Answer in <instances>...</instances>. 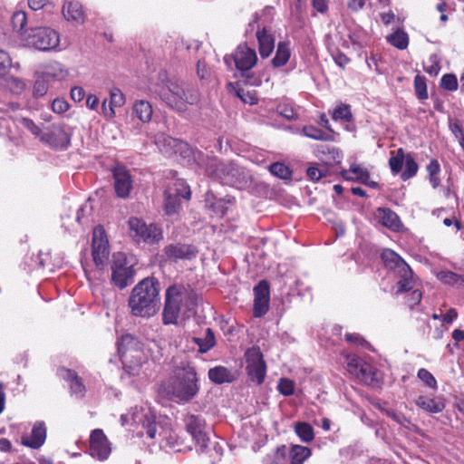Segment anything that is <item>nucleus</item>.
<instances>
[{"label":"nucleus","instance_id":"obj_13","mask_svg":"<svg viewBox=\"0 0 464 464\" xmlns=\"http://www.w3.org/2000/svg\"><path fill=\"white\" fill-rule=\"evenodd\" d=\"M185 421L188 432L192 436L200 450L204 451L208 447L209 442V437L205 430V420L200 416L189 415Z\"/></svg>","mask_w":464,"mask_h":464},{"label":"nucleus","instance_id":"obj_18","mask_svg":"<svg viewBox=\"0 0 464 464\" xmlns=\"http://www.w3.org/2000/svg\"><path fill=\"white\" fill-rule=\"evenodd\" d=\"M156 144L162 153L170 156L171 154L180 153L189 156L190 150L186 142L173 139L171 137L160 135L157 138Z\"/></svg>","mask_w":464,"mask_h":464},{"label":"nucleus","instance_id":"obj_46","mask_svg":"<svg viewBox=\"0 0 464 464\" xmlns=\"http://www.w3.org/2000/svg\"><path fill=\"white\" fill-rule=\"evenodd\" d=\"M270 172L282 179H291L292 172L290 169L284 163L275 162L269 166Z\"/></svg>","mask_w":464,"mask_h":464},{"label":"nucleus","instance_id":"obj_49","mask_svg":"<svg viewBox=\"0 0 464 464\" xmlns=\"http://www.w3.org/2000/svg\"><path fill=\"white\" fill-rule=\"evenodd\" d=\"M12 67L11 56L6 51L0 49V78L5 77Z\"/></svg>","mask_w":464,"mask_h":464},{"label":"nucleus","instance_id":"obj_12","mask_svg":"<svg viewBox=\"0 0 464 464\" xmlns=\"http://www.w3.org/2000/svg\"><path fill=\"white\" fill-rule=\"evenodd\" d=\"M92 246L93 262L99 269H102L107 264L110 249L105 231L102 226H97L93 229Z\"/></svg>","mask_w":464,"mask_h":464},{"label":"nucleus","instance_id":"obj_3","mask_svg":"<svg viewBox=\"0 0 464 464\" xmlns=\"http://www.w3.org/2000/svg\"><path fill=\"white\" fill-rule=\"evenodd\" d=\"M160 284L147 277L134 286L129 298V306L135 316L150 317L158 310Z\"/></svg>","mask_w":464,"mask_h":464},{"label":"nucleus","instance_id":"obj_39","mask_svg":"<svg viewBox=\"0 0 464 464\" xmlns=\"http://www.w3.org/2000/svg\"><path fill=\"white\" fill-rule=\"evenodd\" d=\"M179 197L173 195L171 190H166L164 194V211L170 216L178 212L180 206Z\"/></svg>","mask_w":464,"mask_h":464},{"label":"nucleus","instance_id":"obj_23","mask_svg":"<svg viewBox=\"0 0 464 464\" xmlns=\"http://www.w3.org/2000/svg\"><path fill=\"white\" fill-rule=\"evenodd\" d=\"M133 420L137 423H140L142 428L146 430V435L150 439H156L158 434V424L155 421V415L148 411L141 415L133 414Z\"/></svg>","mask_w":464,"mask_h":464},{"label":"nucleus","instance_id":"obj_43","mask_svg":"<svg viewBox=\"0 0 464 464\" xmlns=\"http://www.w3.org/2000/svg\"><path fill=\"white\" fill-rule=\"evenodd\" d=\"M405 158L406 155H404V151L401 148L392 152V156L389 160V166L393 174H398L401 171Z\"/></svg>","mask_w":464,"mask_h":464},{"label":"nucleus","instance_id":"obj_8","mask_svg":"<svg viewBox=\"0 0 464 464\" xmlns=\"http://www.w3.org/2000/svg\"><path fill=\"white\" fill-rule=\"evenodd\" d=\"M236 67L241 72L242 76L246 78V82L252 86H258L261 80L254 76L250 72V69L255 66L257 62V56L255 49L248 47L246 44L237 46L233 56Z\"/></svg>","mask_w":464,"mask_h":464},{"label":"nucleus","instance_id":"obj_33","mask_svg":"<svg viewBox=\"0 0 464 464\" xmlns=\"http://www.w3.org/2000/svg\"><path fill=\"white\" fill-rule=\"evenodd\" d=\"M133 113L142 122H149L152 117V106L144 100L136 101L133 104Z\"/></svg>","mask_w":464,"mask_h":464},{"label":"nucleus","instance_id":"obj_14","mask_svg":"<svg viewBox=\"0 0 464 464\" xmlns=\"http://www.w3.org/2000/svg\"><path fill=\"white\" fill-rule=\"evenodd\" d=\"M111 451L110 442L103 430L101 429L93 430L90 436V455L99 460H105L110 456Z\"/></svg>","mask_w":464,"mask_h":464},{"label":"nucleus","instance_id":"obj_53","mask_svg":"<svg viewBox=\"0 0 464 464\" xmlns=\"http://www.w3.org/2000/svg\"><path fill=\"white\" fill-rule=\"evenodd\" d=\"M417 375L427 386L433 390H437V381L428 370L421 368L418 371Z\"/></svg>","mask_w":464,"mask_h":464},{"label":"nucleus","instance_id":"obj_6","mask_svg":"<svg viewBox=\"0 0 464 464\" xmlns=\"http://www.w3.org/2000/svg\"><path fill=\"white\" fill-rule=\"evenodd\" d=\"M60 43L58 33L49 27L30 28L23 37V44L40 51L55 49Z\"/></svg>","mask_w":464,"mask_h":464},{"label":"nucleus","instance_id":"obj_56","mask_svg":"<svg viewBox=\"0 0 464 464\" xmlns=\"http://www.w3.org/2000/svg\"><path fill=\"white\" fill-rule=\"evenodd\" d=\"M277 389L279 392L282 393L283 395L290 396L294 393L295 384L291 380L282 378L278 382Z\"/></svg>","mask_w":464,"mask_h":464},{"label":"nucleus","instance_id":"obj_24","mask_svg":"<svg viewBox=\"0 0 464 464\" xmlns=\"http://www.w3.org/2000/svg\"><path fill=\"white\" fill-rule=\"evenodd\" d=\"M415 403L418 407L429 413H440L445 409V401L441 397L429 398L427 396H419Z\"/></svg>","mask_w":464,"mask_h":464},{"label":"nucleus","instance_id":"obj_5","mask_svg":"<svg viewBox=\"0 0 464 464\" xmlns=\"http://www.w3.org/2000/svg\"><path fill=\"white\" fill-rule=\"evenodd\" d=\"M382 259L385 267L392 271L400 280L397 283L396 295L411 290L415 285L413 272L410 266L393 250L384 249Z\"/></svg>","mask_w":464,"mask_h":464},{"label":"nucleus","instance_id":"obj_20","mask_svg":"<svg viewBox=\"0 0 464 464\" xmlns=\"http://www.w3.org/2000/svg\"><path fill=\"white\" fill-rule=\"evenodd\" d=\"M114 188L118 197L125 198L132 188V179L124 167H117L113 171Z\"/></svg>","mask_w":464,"mask_h":464},{"label":"nucleus","instance_id":"obj_34","mask_svg":"<svg viewBox=\"0 0 464 464\" xmlns=\"http://www.w3.org/2000/svg\"><path fill=\"white\" fill-rule=\"evenodd\" d=\"M311 454L312 451L308 447L292 445L289 451L290 464H304Z\"/></svg>","mask_w":464,"mask_h":464},{"label":"nucleus","instance_id":"obj_48","mask_svg":"<svg viewBox=\"0 0 464 464\" xmlns=\"http://www.w3.org/2000/svg\"><path fill=\"white\" fill-rule=\"evenodd\" d=\"M48 91V80L42 74L37 77L33 86V96L40 98L46 94Z\"/></svg>","mask_w":464,"mask_h":464},{"label":"nucleus","instance_id":"obj_37","mask_svg":"<svg viewBox=\"0 0 464 464\" xmlns=\"http://www.w3.org/2000/svg\"><path fill=\"white\" fill-rule=\"evenodd\" d=\"M193 342L198 346L200 353H206L216 345V338L210 328L206 330L203 337H194Z\"/></svg>","mask_w":464,"mask_h":464},{"label":"nucleus","instance_id":"obj_19","mask_svg":"<svg viewBox=\"0 0 464 464\" xmlns=\"http://www.w3.org/2000/svg\"><path fill=\"white\" fill-rule=\"evenodd\" d=\"M46 426L44 421H35L33 425L30 435H24L21 438V443L31 449H39L44 445L46 440Z\"/></svg>","mask_w":464,"mask_h":464},{"label":"nucleus","instance_id":"obj_25","mask_svg":"<svg viewBox=\"0 0 464 464\" xmlns=\"http://www.w3.org/2000/svg\"><path fill=\"white\" fill-rule=\"evenodd\" d=\"M206 174L213 179L222 183V174L228 171V163H223L217 158H208L204 162Z\"/></svg>","mask_w":464,"mask_h":464},{"label":"nucleus","instance_id":"obj_2","mask_svg":"<svg viewBox=\"0 0 464 464\" xmlns=\"http://www.w3.org/2000/svg\"><path fill=\"white\" fill-rule=\"evenodd\" d=\"M198 300L197 293L188 286L183 285L169 286L166 290L162 311L163 324H178L180 316L189 317L195 313Z\"/></svg>","mask_w":464,"mask_h":464},{"label":"nucleus","instance_id":"obj_58","mask_svg":"<svg viewBox=\"0 0 464 464\" xmlns=\"http://www.w3.org/2000/svg\"><path fill=\"white\" fill-rule=\"evenodd\" d=\"M440 85L442 88L449 91H455L458 89V81L454 74H444L441 78Z\"/></svg>","mask_w":464,"mask_h":464},{"label":"nucleus","instance_id":"obj_26","mask_svg":"<svg viewBox=\"0 0 464 464\" xmlns=\"http://www.w3.org/2000/svg\"><path fill=\"white\" fill-rule=\"evenodd\" d=\"M63 14L67 21L78 24L84 22L82 5L78 1H65L63 5Z\"/></svg>","mask_w":464,"mask_h":464},{"label":"nucleus","instance_id":"obj_57","mask_svg":"<svg viewBox=\"0 0 464 464\" xmlns=\"http://www.w3.org/2000/svg\"><path fill=\"white\" fill-rule=\"evenodd\" d=\"M111 106L121 107L125 102V98L121 91L118 88H114L110 92V101Z\"/></svg>","mask_w":464,"mask_h":464},{"label":"nucleus","instance_id":"obj_35","mask_svg":"<svg viewBox=\"0 0 464 464\" xmlns=\"http://www.w3.org/2000/svg\"><path fill=\"white\" fill-rule=\"evenodd\" d=\"M42 75L48 81L50 79L61 81L67 77L68 72L61 63L53 62L45 67L44 71L42 72Z\"/></svg>","mask_w":464,"mask_h":464},{"label":"nucleus","instance_id":"obj_38","mask_svg":"<svg viewBox=\"0 0 464 464\" xmlns=\"http://www.w3.org/2000/svg\"><path fill=\"white\" fill-rule=\"evenodd\" d=\"M290 58V47L289 43L280 42L277 45L276 53L272 60V63L275 67L284 66Z\"/></svg>","mask_w":464,"mask_h":464},{"label":"nucleus","instance_id":"obj_27","mask_svg":"<svg viewBox=\"0 0 464 464\" xmlns=\"http://www.w3.org/2000/svg\"><path fill=\"white\" fill-rule=\"evenodd\" d=\"M376 217L382 226L391 230L398 231L401 227L398 215L389 208H378Z\"/></svg>","mask_w":464,"mask_h":464},{"label":"nucleus","instance_id":"obj_63","mask_svg":"<svg viewBox=\"0 0 464 464\" xmlns=\"http://www.w3.org/2000/svg\"><path fill=\"white\" fill-rule=\"evenodd\" d=\"M332 57L334 61V63L341 68H344L349 63L350 59L343 53L336 51L335 53H332Z\"/></svg>","mask_w":464,"mask_h":464},{"label":"nucleus","instance_id":"obj_64","mask_svg":"<svg viewBox=\"0 0 464 464\" xmlns=\"http://www.w3.org/2000/svg\"><path fill=\"white\" fill-rule=\"evenodd\" d=\"M306 174L311 180L317 181L323 177V170L316 166H310L306 170Z\"/></svg>","mask_w":464,"mask_h":464},{"label":"nucleus","instance_id":"obj_62","mask_svg":"<svg viewBox=\"0 0 464 464\" xmlns=\"http://www.w3.org/2000/svg\"><path fill=\"white\" fill-rule=\"evenodd\" d=\"M52 110L55 113H63L69 108V104L63 99H54L52 102Z\"/></svg>","mask_w":464,"mask_h":464},{"label":"nucleus","instance_id":"obj_15","mask_svg":"<svg viewBox=\"0 0 464 464\" xmlns=\"http://www.w3.org/2000/svg\"><path fill=\"white\" fill-rule=\"evenodd\" d=\"M222 183L238 189L247 188L251 181L250 174L243 168L234 164L228 163V171L222 174Z\"/></svg>","mask_w":464,"mask_h":464},{"label":"nucleus","instance_id":"obj_36","mask_svg":"<svg viewBox=\"0 0 464 464\" xmlns=\"http://www.w3.org/2000/svg\"><path fill=\"white\" fill-rule=\"evenodd\" d=\"M166 190H171L173 195L188 200L190 198V188L183 179H174Z\"/></svg>","mask_w":464,"mask_h":464},{"label":"nucleus","instance_id":"obj_59","mask_svg":"<svg viewBox=\"0 0 464 464\" xmlns=\"http://www.w3.org/2000/svg\"><path fill=\"white\" fill-rule=\"evenodd\" d=\"M333 118L334 120H343L345 121H350L352 119V113L350 111L349 106L342 105L336 108L334 111Z\"/></svg>","mask_w":464,"mask_h":464},{"label":"nucleus","instance_id":"obj_47","mask_svg":"<svg viewBox=\"0 0 464 464\" xmlns=\"http://www.w3.org/2000/svg\"><path fill=\"white\" fill-rule=\"evenodd\" d=\"M359 366L360 368L358 370V372L355 373L354 376L364 382L372 381L374 375L373 367L366 362H363V363Z\"/></svg>","mask_w":464,"mask_h":464},{"label":"nucleus","instance_id":"obj_40","mask_svg":"<svg viewBox=\"0 0 464 464\" xmlns=\"http://www.w3.org/2000/svg\"><path fill=\"white\" fill-rule=\"evenodd\" d=\"M295 431L303 442L309 443L314 438L313 427L304 421L296 422L295 425Z\"/></svg>","mask_w":464,"mask_h":464},{"label":"nucleus","instance_id":"obj_17","mask_svg":"<svg viewBox=\"0 0 464 464\" xmlns=\"http://www.w3.org/2000/svg\"><path fill=\"white\" fill-rule=\"evenodd\" d=\"M41 140L53 148H66L70 143V135L62 125L53 124L41 136Z\"/></svg>","mask_w":464,"mask_h":464},{"label":"nucleus","instance_id":"obj_55","mask_svg":"<svg viewBox=\"0 0 464 464\" xmlns=\"http://www.w3.org/2000/svg\"><path fill=\"white\" fill-rule=\"evenodd\" d=\"M382 411L389 418L392 419L398 424L403 427H407L410 424V420L407 417H405L402 413L397 412L392 409H385Z\"/></svg>","mask_w":464,"mask_h":464},{"label":"nucleus","instance_id":"obj_45","mask_svg":"<svg viewBox=\"0 0 464 464\" xmlns=\"http://www.w3.org/2000/svg\"><path fill=\"white\" fill-rule=\"evenodd\" d=\"M404 170L401 173V179L407 180L416 175L418 171V165L414 159L407 154L404 160Z\"/></svg>","mask_w":464,"mask_h":464},{"label":"nucleus","instance_id":"obj_50","mask_svg":"<svg viewBox=\"0 0 464 464\" xmlns=\"http://www.w3.org/2000/svg\"><path fill=\"white\" fill-rule=\"evenodd\" d=\"M438 278L445 283V284H449V285H459V284H461L462 282H464V279L462 278L461 276L454 273V272H451V271H441L439 275H438Z\"/></svg>","mask_w":464,"mask_h":464},{"label":"nucleus","instance_id":"obj_60","mask_svg":"<svg viewBox=\"0 0 464 464\" xmlns=\"http://www.w3.org/2000/svg\"><path fill=\"white\" fill-rule=\"evenodd\" d=\"M20 124L35 137L41 138V129L32 120L27 118H22L20 120Z\"/></svg>","mask_w":464,"mask_h":464},{"label":"nucleus","instance_id":"obj_28","mask_svg":"<svg viewBox=\"0 0 464 464\" xmlns=\"http://www.w3.org/2000/svg\"><path fill=\"white\" fill-rule=\"evenodd\" d=\"M256 38L259 44V53L263 58L268 57L275 48V38L266 28L257 31Z\"/></svg>","mask_w":464,"mask_h":464},{"label":"nucleus","instance_id":"obj_21","mask_svg":"<svg viewBox=\"0 0 464 464\" xmlns=\"http://www.w3.org/2000/svg\"><path fill=\"white\" fill-rule=\"evenodd\" d=\"M197 252L195 246L185 244H170L164 249L166 256L174 261L178 259H191L196 256Z\"/></svg>","mask_w":464,"mask_h":464},{"label":"nucleus","instance_id":"obj_11","mask_svg":"<svg viewBox=\"0 0 464 464\" xmlns=\"http://www.w3.org/2000/svg\"><path fill=\"white\" fill-rule=\"evenodd\" d=\"M130 236L137 243L152 244L161 238V231L153 224H146L138 218H130L129 220Z\"/></svg>","mask_w":464,"mask_h":464},{"label":"nucleus","instance_id":"obj_51","mask_svg":"<svg viewBox=\"0 0 464 464\" xmlns=\"http://www.w3.org/2000/svg\"><path fill=\"white\" fill-rule=\"evenodd\" d=\"M414 88L416 96L420 100H426L428 99V92H427V85L426 81L423 76L417 75L414 79Z\"/></svg>","mask_w":464,"mask_h":464},{"label":"nucleus","instance_id":"obj_16","mask_svg":"<svg viewBox=\"0 0 464 464\" xmlns=\"http://www.w3.org/2000/svg\"><path fill=\"white\" fill-rule=\"evenodd\" d=\"M254 308L253 314L255 317H262L269 309L270 289L266 280L260 281L254 287Z\"/></svg>","mask_w":464,"mask_h":464},{"label":"nucleus","instance_id":"obj_7","mask_svg":"<svg viewBox=\"0 0 464 464\" xmlns=\"http://www.w3.org/2000/svg\"><path fill=\"white\" fill-rule=\"evenodd\" d=\"M118 352L124 366L135 370L145 362L140 342L130 334L123 335L117 343Z\"/></svg>","mask_w":464,"mask_h":464},{"label":"nucleus","instance_id":"obj_29","mask_svg":"<svg viewBox=\"0 0 464 464\" xmlns=\"http://www.w3.org/2000/svg\"><path fill=\"white\" fill-rule=\"evenodd\" d=\"M58 374L70 382V387L76 396H82L84 393V385L81 380V378L72 370L66 368H60L58 370Z\"/></svg>","mask_w":464,"mask_h":464},{"label":"nucleus","instance_id":"obj_22","mask_svg":"<svg viewBox=\"0 0 464 464\" xmlns=\"http://www.w3.org/2000/svg\"><path fill=\"white\" fill-rule=\"evenodd\" d=\"M233 201L234 198L231 197L217 198L212 192H208L205 198L206 207L211 209L217 217H223L227 210V206Z\"/></svg>","mask_w":464,"mask_h":464},{"label":"nucleus","instance_id":"obj_31","mask_svg":"<svg viewBox=\"0 0 464 464\" xmlns=\"http://www.w3.org/2000/svg\"><path fill=\"white\" fill-rule=\"evenodd\" d=\"M11 24L13 30L17 33L20 40L23 42L24 35L29 33V29H25L27 24L26 13L24 10L14 11L11 17Z\"/></svg>","mask_w":464,"mask_h":464},{"label":"nucleus","instance_id":"obj_4","mask_svg":"<svg viewBox=\"0 0 464 464\" xmlns=\"http://www.w3.org/2000/svg\"><path fill=\"white\" fill-rule=\"evenodd\" d=\"M160 100L173 110L184 111L198 101L197 93L178 79H169L157 92Z\"/></svg>","mask_w":464,"mask_h":464},{"label":"nucleus","instance_id":"obj_1","mask_svg":"<svg viewBox=\"0 0 464 464\" xmlns=\"http://www.w3.org/2000/svg\"><path fill=\"white\" fill-rule=\"evenodd\" d=\"M160 390L177 403L190 401L199 392L195 367L188 360H175L169 378L161 383Z\"/></svg>","mask_w":464,"mask_h":464},{"label":"nucleus","instance_id":"obj_44","mask_svg":"<svg viewBox=\"0 0 464 464\" xmlns=\"http://www.w3.org/2000/svg\"><path fill=\"white\" fill-rule=\"evenodd\" d=\"M302 133L308 138L316 140H331L332 136L325 133L322 130L314 126H304L302 130Z\"/></svg>","mask_w":464,"mask_h":464},{"label":"nucleus","instance_id":"obj_30","mask_svg":"<svg viewBox=\"0 0 464 464\" xmlns=\"http://www.w3.org/2000/svg\"><path fill=\"white\" fill-rule=\"evenodd\" d=\"M209 380L216 384L232 382L236 379L235 372L224 366H216L208 370Z\"/></svg>","mask_w":464,"mask_h":464},{"label":"nucleus","instance_id":"obj_54","mask_svg":"<svg viewBox=\"0 0 464 464\" xmlns=\"http://www.w3.org/2000/svg\"><path fill=\"white\" fill-rule=\"evenodd\" d=\"M363 360H362L360 357H358L356 354H349L346 356V364H347V370L348 372L354 375L358 372V370L360 368L359 365H362L363 363Z\"/></svg>","mask_w":464,"mask_h":464},{"label":"nucleus","instance_id":"obj_42","mask_svg":"<svg viewBox=\"0 0 464 464\" xmlns=\"http://www.w3.org/2000/svg\"><path fill=\"white\" fill-rule=\"evenodd\" d=\"M5 87L11 93L21 95L26 91L27 84L23 79L11 76L5 79Z\"/></svg>","mask_w":464,"mask_h":464},{"label":"nucleus","instance_id":"obj_32","mask_svg":"<svg viewBox=\"0 0 464 464\" xmlns=\"http://www.w3.org/2000/svg\"><path fill=\"white\" fill-rule=\"evenodd\" d=\"M342 175L347 180H358L362 184H368L370 179L368 170L356 164L351 165L349 169L342 172Z\"/></svg>","mask_w":464,"mask_h":464},{"label":"nucleus","instance_id":"obj_41","mask_svg":"<svg viewBox=\"0 0 464 464\" xmlns=\"http://www.w3.org/2000/svg\"><path fill=\"white\" fill-rule=\"evenodd\" d=\"M386 39L389 44L400 50L406 49L409 44L408 34L402 30H397L393 34L388 35Z\"/></svg>","mask_w":464,"mask_h":464},{"label":"nucleus","instance_id":"obj_61","mask_svg":"<svg viewBox=\"0 0 464 464\" xmlns=\"http://www.w3.org/2000/svg\"><path fill=\"white\" fill-rule=\"evenodd\" d=\"M237 94L245 103L256 104L257 102V97L254 92H246L243 89H238Z\"/></svg>","mask_w":464,"mask_h":464},{"label":"nucleus","instance_id":"obj_9","mask_svg":"<svg viewBox=\"0 0 464 464\" xmlns=\"http://www.w3.org/2000/svg\"><path fill=\"white\" fill-rule=\"evenodd\" d=\"M111 268V281L120 289L125 288L133 282L135 276L133 264L125 254L121 252L114 254Z\"/></svg>","mask_w":464,"mask_h":464},{"label":"nucleus","instance_id":"obj_10","mask_svg":"<svg viewBox=\"0 0 464 464\" xmlns=\"http://www.w3.org/2000/svg\"><path fill=\"white\" fill-rule=\"evenodd\" d=\"M246 371L251 382L261 384L266 375V363L259 347L248 348L245 353Z\"/></svg>","mask_w":464,"mask_h":464},{"label":"nucleus","instance_id":"obj_52","mask_svg":"<svg viewBox=\"0 0 464 464\" xmlns=\"http://www.w3.org/2000/svg\"><path fill=\"white\" fill-rule=\"evenodd\" d=\"M92 212V207L89 202L82 204L76 213V221L79 224L87 223L90 220V216Z\"/></svg>","mask_w":464,"mask_h":464}]
</instances>
